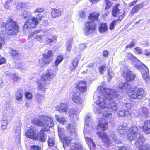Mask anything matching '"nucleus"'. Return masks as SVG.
Masks as SVG:
<instances>
[{
  "instance_id": "obj_1",
  "label": "nucleus",
  "mask_w": 150,
  "mask_h": 150,
  "mask_svg": "<svg viewBox=\"0 0 150 150\" xmlns=\"http://www.w3.org/2000/svg\"><path fill=\"white\" fill-rule=\"evenodd\" d=\"M127 127L124 126H121L118 128L119 133L121 135L127 133V138L130 141L136 139L134 145L138 147L137 150H150V144L148 143H144L146 141L145 138L140 135L139 132L138 127L132 125L127 131Z\"/></svg>"
},
{
  "instance_id": "obj_2",
  "label": "nucleus",
  "mask_w": 150,
  "mask_h": 150,
  "mask_svg": "<svg viewBox=\"0 0 150 150\" xmlns=\"http://www.w3.org/2000/svg\"><path fill=\"white\" fill-rule=\"evenodd\" d=\"M32 122L35 125L43 127L40 132L37 133V138L35 140H39L42 142H45L47 139V135L45 134L44 132L49 130V127L53 126L52 118L47 115H44L41 117V120L34 119Z\"/></svg>"
},
{
  "instance_id": "obj_3",
  "label": "nucleus",
  "mask_w": 150,
  "mask_h": 150,
  "mask_svg": "<svg viewBox=\"0 0 150 150\" xmlns=\"http://www.w3.org/2000/svg\"><path fill=\"white\" fill-rule=\"evenodd\" d=\"M100 14L96 12L90 13L88 17V19L89 21L86 22L85 23V34L86 35L94 32L97 30V25L94 23L95 21H98Z\"/></svg>"
},
{
  "instance_id": "obj_4",
  "label": "nucleus",
  "mask_w": 150,
  "mask_h": 150,
  "mask_svg": "<svg viewBox=\"0 0 150 150\" xmlns=\"http://www.w3.org/2000/svg\"><path fill=\"white\" fill-rule=\"evenodd\" d=\"M110 93L108 94V97L103 98L99 96L96 101V103L99 108L103 109L107 108L108 101L118 98L119 95L117 91L110 89Z\"/></svg>"
},
{
  "instance_id": "obj_5",
  "label": "nucleus",
  "mask_w": 150,
  "mask_h": 150,
  "mask_svg": "<svg viewBox=\"0 0 150 150\" xmlns=\"http://www.w3.org/2000/svg\"><path fill=\"white\" fill-rule=\"evenodd\" d=\"M1 26L6 28L8 34H16L19 31V27L17 23L11 18L8 19L6 22H2Z\"/></svg>"
},
{
  "instance_id": "obj_6",
  "label": "nucleus",
  "mask_w": 150,
  "mask_h": 150,
  "mask_svg": "<svg viewBox=\"0 0 150 150\" xmlns=\"http://www.w3.org/2000/svg\"><path fill=\"white\" fill-rule=\"evenodd\" d=\"M54 77V75L52 71L48 69L47 71V72L45 75L42 76L38 83V88L39 89L42 91H45L46 89L45 86L43 84H48L51 80L53 79Z\"/></svg>"
},
{
  "instance_id": "obj_7",
  "label": "nucleus",
  "mask_w": 150,
  "mask_h": 150,
  "mask_svg": "<svg viewBox=\"0 0 150 150\" xmlns=\"http://www.w3.org/2000/svg\"><path fill=\"white\" fill-rule=\"evenodd\" d=\"M128 95L131 99H139L145 97L146 93L143 88H136L129 90Z\"/></svg>"
},
{
  "instance_id": "obj_8",
  "label": "nucleus",
  "mask_w": 150,
  "mask_h": 150,
  "mask_svg": "<svg viewBox=\"0 0 150 150\" xmlns=\"http://www.w3.org/2000/svg\"><path fill=\"white\" fill-rule=\"evenodd\" d=\"M52 51L51 50L46 49L45 50V53L42 54L43 59L39 60V65L41 67H43L45 65L50 63L52 61L51 57L52 56Z\"/></svg>"
},
{
  "instance_id": "obj_9",
  "label": "nucleus",
  "mask_w": 150,
  "mask_h": 150,
  "mask_svg": "<svg viewBox=\"0 0 150 150\" xmlns=\"http://www.w3.org/2000/svg\"><path fill=\"white\" fill-rule=\"evenodd\" d=\"M122 76L127 82L134 80L136 77V75L129 69H125L122 71Z\"/></svg>"
},
{
  "instance_id": "obj_10",
  "label": "nucleus",
  "mask_w": 150,
  "mask_h": 150,
  "mask_svg": "<svg viewBox=\"0 0 150 150\" xmlns=\"http://www.w3.org/2000/svg\"><path fill=\"white\" fill-rule=\"evenodd\" d=\"M139 69L142 74V76L144 80L149 81L150 80L148 69L146 66L144 64L139 66Z\"/></svg>"
},
{
  "instance_id": "obj_11",
  "label": "nucleus",
  "mask_w": 150,
  "mask_h": 150,
  "mask_svg": "<svg viewBox=\"0 0 150 150\" xmlns=\"http://www.w3.org/2000/svg\"><path fill=\"white\" fill-rule=\"evenodd\" d=\"M76 88L80 92L83 93L87 90V83L86 81L80 80L77 83Z\"/></svg>"
},
{
  "instance_id": "obj_12",
  "label": "nucleus",
  "mask_w": 150,
  "mask_h": 150,
  "mask_svg": "<svg viewBox=\"0 0 150 150\" xmlns=\"http://www.w3.org/2000/svg\"><path fill=\"white\" fill-rule=\"evenodd\" d=\"M15 109L12 108L7 107L4 110L3 117L4 118H6L11 120L15 114Z\"/></svg>"
},
{
  "instance_id": "obj_13",
  "label": "nucleus",
  "mask_w": 150,
  "mask_h": 150,
  "mask_svg": "<svg viewBox=\"0 0 150 150\" xmlns=\"http://www.w3.org/2000/svg\"><path fill=\"white\" fill-rule=\"evenodd\" d=\"M108 128V123L106 120L104 118H100L99 122L97 126L96 129L105 131Z\"/></svg>"
},
{
  "instance_id": "obj_14",
  "label": "nucleus",
  "mask_w": 150,
  "mask_h": 150,
  "mask_svg": "<svg viewBox=\"0 0 150 150\" xmlns=\"http://www.w3.org/2000/svg\"><path fill=\"white\" fill-rule=\"evenodd\" d=\"M96 134L101 138L106 145L108 146H110L111 144L110 140L106 133L102 132H98Z\"/></svg>"
},
{
  "instance_id": "obj_15",
  "label": "nucleus",
  "mask_w": 150,
  "mask_h": 150,
  "mask_svg": "<svg viewBox=\"0 0 150 150\" xmlns=\"http://www.w3.org/2000/svg\"><path fill=\"white\" fill-rule=\"evenodd\" d=\"M43 17V15L40 14L37 15L35 18L34 17H32L31 20H30V22L32 23L31 24L32 25L31 27H34L36 26L39 23L38 21H40Z\"/></svg>"
},
{
  "instance_id": "obj_16",
  "label": "nucleus",
  "mask_w": 150,
  "mask_h": 150,
  "mask_svg": "<svg viewBox=\"0 0 150 150\" xmlns=\"http://www.w3.org/2000/svg\"><path fill=\"white\" fill-rule=\"evenodd\" d=\"M25 135L28 137L33 140L36 139L37 134L35 130L33 128L28 129L25 133Z\"/></svg>"
},
{
  "instance_id": "obj_17",
  "label": "nucleus",
  "mask_w": 150,
  "mask_h": 150,
  "mask_svg": "<svg viewBox=\"0 0 150 150\" xmlns=\"http://www.w3.org/2000/svg\"><path fill=\"white\" fill-rule=\"evenodd\" d=\"M142 132L147 134H150V120L144 121L143 125L142 127Z\"/></svg>"
},
{
  "instance_id": "obj_18",
  "label": "nucleus",
  "mask_w": 150,
  "mask_h": 150,
  "mask_svg": "<svg viewBox=\"0 0 150 150\" xmlns=\"http://www.w3.org/2000/svg\"><path fill=\"white\" fill-rule=\"evenodd\" d=\"M68 108V105L66 103H61L60 105H57L55 107L56 110L60 112H63L66 114L67 113Z\"/></svg>"
},
{
  "instance_id": "obj_19",
  "label": "nucleus",
  "mask_w": 150,
  "mask_h": 150,
  "mask_svg": "<svg viewBox=\"0 0 150 150\" xmlns=\"http://www.w3.org/2000/svg\"><path fill=\"white\" fill-rule=\"evenodd\" d=\"M124 16V13L120 16L117 19L113 20L109 25V29L110 30H113L115 26L118 21L120 22L123 18Z\"/></svg>"
},
{
  "instance_id": "obj_20",
  "label": "nucleus",
  "mask_w": 150,
  "mask_h": 150,
  "mask_svg": "<svg viewBox=\"0 0 150 150\" xmlns=\"http://www.w3.org/2000/svg\"><path fill=\"white\" fill-rule=\"evenodd\" d=\"M138 114L144 117H147L149 116V110L146 108L142 106L138 110Z\"/></svg>"
},
{
  "instance_id": "obj_21",
  "label": "nucleus",
  "mask_w": 150,
  "mask_h": 150,
  "mask_svg": "<svg viewBox=\"0 0 150 150\" xmlns=\"http://www.w3.org/2000/svg\"><path fill=\"white\" fill-rule=\"evenodd\" d=\"M40 31V30H38L33 32L31 33V36L38 41L42 42L44 41L42 35L38 34Z\"/></svg>"
},
{
  "instance_id": "obj_22",
  "label": "nucleus",
  "mask_w": 150,
  "mask_h": 150,
  "mask_svg": "<svg viewBox=\"0 0 150 150\" xmlns=\"http://www.w3.org/2000/svg\"><path fill=\"white\" fill-rule=\"evenodd\" d=\"M21 16L22 19L27 20L26 23H28L30 22L31 18L32 17L31 13L29 11H24L21 13L20 15Z\"/></svg>"
},
{
  "instance_id": "obj_23",
  "label": "nucleus",
  "mask_w": 150,
  "mask_h": 150,
  "mask_svg": "<svg viewBox=\"0 0 150 150\" xmlns=\"http://www.w3.org/2000/svg\"><path fill=\"white\" fill-rule=\"evenodd\" d=\"M143 7V5L138 4L132 7L129 13V15L133 16L135 13L137 12L141 8Z\"/></svg>"
},
{
  "instance_id": "obj_24",
  "label": "nucleus",
  "mask_w": 150,
  "mask_h": 150,
  "mask_svg": "<svg viewBox=\"0 0 150 150\" xmlns=\"http://www.w3.org/2000/svg\"><path fill=\"white\" fill-rule=\"evenodd\" d=\"M85 139L90 150H94L96 148V144L93 139L87 137H85Z\"/></svg>"
},
{
  "instance_id": "obj_25",
  "label": "nucleus",
  "mask_w": 150,
  "mask_h": 150,
  "mask_svg": "<svg viewBox=\"0 0 150 150\" xmlns=\"http://www.w3.org/2000/svg\"><path fill=\"white\" fill-rule=\"evenodd\" d=\"M120 4L117 3L112 8V15L114 17H116L117 15L120 13V10L118 8Z\"/></svg>"
},
{
  "instance_id": "obj_26",
  "label": "nucleus",
  "mask_w": 150,
  "mask_h": 150,
  "mask_svg": "<svg viewBox=\"0 0 150 150\" xmlns=\"http://www.w3.org/2000/svg\"><path fill=\"white\" fill-rule=\"evenodd\" d=\"M98 30L100 33L107 32L108 30V25L106 23L102 22L100 23L98 28Z\"/></svg>"
},
{
  "instance_id": "obj_27",
  "label": "nucleus",
  "mask_w": 150,
  "mask_h": 150,
  "mask_svg": "<svg viewBox=\"0 0 150 150\" xmlns=\"http://www.w3.org/2000/svg\"><path fill=\"white\" fill-rule=\"evenodd\" d=\"M112 100H110V101H108L107 108L112 109L113 110H117V104L114 101H112Z\"/></svg>"
},
{
  "instance_id": "obj_28",
  "label": "nucleus",
  "mask_w": 150,
  "mask_h": 150,
  "mask_svg": "<svg viewBox=\"0 0 150 150\" xmlns=\"http://www.w3.org/2000/svg\"><path fill=\"white\" fill-rule=\"evenodd\" d=\"M57 38L55 36H52L51 37H47L45 40V42L47 45H49L52 42L55 43L57 42Z\"/></svg>"
},
{
  "instance_id": "obj_29",
  "label": "nucleus",
  "mask_w": 150,
  "mask_h": 150,
  "mask_svg": "<svg viewBox=\"0 0 150 150\" xmlns=\"http://www.w3.org/2000/svg\"><path fill=\"white\" fill-rule=\"evenodd\" d=\"M61 12L58 9L54 8L51 11V16L54 18L59 17L61 16Z\"/></svg>"
},
{
  "instance_id": "obj_30",
  "label": "nucleus",
  "mask_w": 150,
  "mask_h": 150,
  "mask_svg": "<svg viewBox=\"0 0 150 150\" xmlns=\"http://www.w3.org/2000/svg\"><path fill=\"white\" fill-rule=\"evenodd\" d=\"M10 120L6 118H4L3 117L1 122L2 129H3L4 130L6 128L8 124V121Z\"/></svg>"
},
{
  "instance_id": "obj_31",
  "label": "nucleus",
  "mask_w": 150,
  "mask_h": 150,
  "mask_svg": "<svg viewBox=\"0 0 150 150\" xmlns=\"http://www.w3.org/2000/svg\"><path fill=\"white\" fill-rule=\"evenodd\" d=\"M23 94L21 91H17L15 94L16 99L19 102H21L23 100Z\"/></svg>"
},
{
  "instance_id": "obj_32",
  "label": "nucleus",
  "mask_w": 150,
  "mask_h": 150,
  "mask_svg": "<svg viewBox=\"0 0 150 150\" xmlns=\"http://www.w3.org/2000/svg\"><path fill=\"white\" fill-rule=\"evenodd\" d=\"M9 54L14 58H17L19 56L18 52L13 49H10L9 50Z\"/></svg>"
},
{
  "instance_id": "obj_33",
  "label": "nucleus",
  "mask_w": 150,
  "mask_h": 150,
  "mask_svg": "<svg viewBox=\"0 0 150 150\" xmlns=\"http://www.w3.org/2000/svg\"><path fill=\"white\" fill-rule=\"evenodd\" d=\"M130 114V112L127 110H120L118 113V115L119 117H123L126 116Z\"/></svg>"
},
{
  "instance_id": "obj_34",
  "label": "nucleus",
  "mask_w": 150,
  "mask_h": 150,
  "mask_svg": "<svg viewBox=\"0 0 150 150\" xmlns=\"http://www.w3.org/2000/svg\"><path fill=\"white\" fill-rule=\"evenodd\" d=\"M66 127L68 129L69 132L71 133L72 134L73 133H75L74 132V127L73 125L69 123L67 125Z\"/></svg>"
},
{
  "instance_id": "obj_35",
  "label": "nucleus",
  "mask_w": 150,
  "mask_h": 150,
  "mask_svg": "<svg viewBox=\"0 0 150 150\" xmlns=\"http://www.w3.org/2000/svg\"><path fill=\"white\" fill-rule=\"evenodd\" d=\"M104 1L105 4V9L106 10L110 8L112 5V3L110 0H104Z\"/></svg>"
},
{
  "instance_id": "obj_36",
  "label": "nucleus",
  "mask_w": 150,
  "mask_h": 150,
  "mask_svg": "<svg viewBox=\"0 0 150 150\" xmlns=\"http://www.w3.org/2000/svg\"><path fill=\"white\" fill-rule=\"evenodd\" d=\"M48 146L50 147L53 146L55 144L54 139L52 137H49L48 140Z\"/></svg>"
},
{
  "instance_id": "obj_37",
  "label": "nucleus",
  "mask_w": 150,
  "mask_h": 150,
  "mask_svg": "<svg viewBox=\"0 0 150 150\" xmlns=\"http://www.w3.org/2000/svg\"><path fill=\"white\" fill-rule=\"evenodd\" d=\"M55 117L56 120L60 123H62V125L64 124V122L65 121V119L64 118L62 117H59L58 115H56Z\"/></svg>"
},
{
  "instance_id": "obj_38",
  "label": "nucleus",
  "mask_w": 150,
  "mask_h": 150,
  "mask_svg": "<svg viewBox=\"0 0 150 150\" xmlns=\"http://www.w3.org/2000/svg\"><path fill=\"white\" fill-rule=\"evenodd\" d=\"M18 124L19 126L17 127L16 128V129H15L16 131L15 134L16 136L18 137V138H19L21 134V131L20 129L21 125L20 123H18Z\"/></svg>"
},
{
  "instance_id": "obj_39",
  "label": "nucleus",
  "mask_w": 150,
  "mask_h": 150,
  "mask_svg": "<svg viewBox=\"0 0 150 150\" xmlns=\"http://www.w3.org/2000/svg\"><path fill=\"white\" fill-rule=\"evenodd\" d=\"M136 45V41L134 39H133L130 42V44H128L126 45L125 48H131L134 47Z\"/></svg>"
},
{
  "instance_id": "obj_40",
  "label": "nucleus",
  "mask_w": 150,
  "mask_h": 150,
  "mask_svg": "<svg viewBox=\"0 0 150 150\" xmlns=\"http://www.w3.org/2000/svg\"><path fill=\"white\" fill-rule=\"evenodd\" d=\"M63 60V57L62 56H58L55 62L56 66H58Z\"/></svg>"
},
{
  "instance_id": "obj_41",
  "label": "nucleus",
  "mask_w": 150,
  "mask_h": 150,
  "mask_svg": "<svg viewBox=\"0 0 150 150\" xmlns=\"http://www.w3.org/2000/svg\"><path fill=\"white\" fill-rule=\"evenodd\" d=\"M26 4L25 3H19L17 4L16 8L20 9V8H25L26 7Z\"/></svg>"
},
{
  "instance_id": "obj_42",
  "label": "nucleus",
  "mask_w": 150,
  "mask_h": 150,
  "mask_svg": "<svg viewBox=\"0 0 150 150\" xmlns=\"http://www.w3.org/2000/svg\"><path fill=\"white\" fill-rule=\"evenodd\" d=\"M135 53L137 54H140L142 52V49L139 47H136L134 48Z\"/></svg>"
},
{
  "instance_id": "obj_43",
  "label": "nucleus",
  "mask_w": 150,
  "mask_h": 150,
  "mask_svg": "<svg viewBox=\"0 0 150 150\" xmlns=\"http://www.w3.org/2000/svg\"><path fill=\"white\" fill-rule=\"evenodd\" d=\"M75 110L74 108H70L69 109V115L70 117H74L75 115Z\"/></svg>"
},
{
  "instance_id": "obj_44",
  "label": "nucleus",
  "mask_w": 150,
  "mask_h": 150,
  "mask_svg": "<svg viewBox=\"0 0 150 150\" xmlns=\"http://www.w3.org/2000/svg\"><path fill=\"white\" fill-rule=\"evenodd\" d=\"M72 45V40H70L68 42H67L66 46L67 50L68 51H69L70 50Z\"/></svg>"
},
{
  "instance_id": "obj_45",
  "label": "nucleus",
  "mask_w": 150,
  "mask_h": 150,
  "mask_svg": "<svg viewBox=\"0 0 150 150\" xmlns=\"http://www.w3.org/2000/svg\"><path fill=\"white\" fill-rule=\"evenodd\" d=\"M106 67V66L105 65L101 66L99 67L98 69L99 71L101 74H103V72L105 71V69Z\"/></svg>"
},
{
  "instance_id": "obj_46",
  "label": "nucleus",
  "mask_w": 150,
  "mask_h": 150,
  "mask_svg": "<svg viewBox=\"0 0 150 150\" xmlns=\"http://www.w3.org/2000/svg\"><path fill=\"white\" fill-rule=\"evenodd\" d=\"M125 83L121 82L119 85L118 88L119 89H122L125 88Z\"/></svg>"
},
{
  "instance_id": "obj_47",
  "label": "nucleus",
  "mask_w": 150,
  "mask_h": 150,
  "mask_svg": "<svg viewBox=\"0 0 150 150\" xmlns=\"http://www.w3.org/2000/svg\"><path fill=\"white\" fill-rule=\"evenodd\" d=\"M86 47V46L85 44H81L79 45V49L80 51H83Z\"/></svg>"
},
{
  "instance_id": "obj_48",
  "label": "nucleus",
  "mask_w": 150,
  "mask_h": 150,
  "mask_svg": "<svg viewBox=\"0 0 150 150\" xmlns=\"http://www.w3.org/2000/svg\"><path fill=\"white\" fill-rule=\"evenodd\" d=\"M76 150H84L83 147L79 143H76Z\"/></svg>"
},
{
  "instance_id": "obj_49",
  "label": "nucleus",
  "mask_w": 150,
  "mask_h": 150,
  "mask_svg": "<svg viewBox=\"0 0 150 150\" xmlns=\"http://www.w3.org/2000/svg\"><path fill=\"white\" fill-rule=\"evenodd\" d=\"M31 149L32 150H41L40 147L36 145L31 146Z\"/></svg>"
},
{
  "instance_id": "obj_50",
  "label": "nucleus",
  "mask_w": 150,
  "mask_h": 150,
  "mask_svg": "<svg viewBox=\"0 0 150 150\" xmlns=\"http://www.w3.org/2000/svg\"><path fill=\"white\" fill-rule=\"evenodd\" d=\"M5 43L4 39V38L2 37L1 36H0V49L2 48V46Z\"/></svg>"
},
{
  "instance_id": "obj_51",
  "label": "nucleus",
  "mask_w": 150,
  "mask_h": 150,
  "mask_svg": "<svg viewBox=\"0 0 150 150\" xmlns=\"http://www.w3.org/2000/svg\"><path fill=\"white\" fill-rule=\"evenodd\" d=\"M44 11V9L43 8H38L33 12V13H41Z\"/></svg>"
},
{
  "instance_id": "obj_52",
  "label": "nucleus",
  "mask_w": 150,
  "mask_h": 150,
  "mask_svg": "<svg viewBox=\"0 0 150 150\" xmlns=\"http://www.w3.org/2000/svg\"><path fill=\"white\" fill-rule=\"evenodd\" d=\"M76 103L78 104H81L82 102V100L78 96H76Z\"/></svg>"
},
{
  "instance_id": "obj_53",
  "label": "nucleus",
  "mask_w": 150,
  "mask_h": 150,
  "mask_svg": "<svg viewBox=\"0 0 150 150\" xmlns=\"http://www.w3.org/2000/svg\"><path fill=\"white\" fill-rule=\"evenodd\" d=\"M25 97L27 99L30 100L32 98V95L30 93L27 92L25 94Z\"/></svg>"
},
{
  "instance_id": "obj_54",
  "label": "nucleus",
  "mask_w": 150,
  "mask_h": 150,
  "mask_svg": "<svg viewBox=\"0 0 150 150\" xmlns=\"http://www.w3.org/2000/svg\"><path fill=\"white\" fill-rule=\"evenodd\" d=\"M32 23L31 22H29L28 23H26V22L25 23L24 25V28H27L28 27L29 28H33V27H31V24Z\"/></svg>"
},
{
  "instance_id": "obj_55",
  "label": "nucleus",
  "mask_w": 150,
  "mask_h": 150,
  "mask_svg": "<svg viewBox=\"0 0 150 150\" xmlns=\"http://www.w3.org/2000/svg\"><path fill=\"white\" fill-rule=\"evenodd\" d=\"M127 59L129 60H130L133 59L134 56L131 53H128L127 54Z\"/></svg>"
},
{
  "instance_id": "obj_56",
  "label": "nucleus",
  "mask_w": 150,
  "mask_h": 150,
  "mask_svg": "<svg viewBox=\"0 0 150 150\" xmlns=\"http://www.w3.org/2000/svg\"><path fill=\"white\" fill-rule=\"evenodd\" d=\"M79 15L81 17H83L85 16V13L83 10L79 12Z\"/></svg>"
},
{
  "instance_id": "obj_57",
  "label": "nucleus",
  "mask_w": 150,
  "mask_h": 150,
  "mask_svg": "<svg viewBox=\"0 0 150 150\" xmlns=\"http://www.w3.org/2000/svg\"><path fill=\"white\" fill-rule=\"evenodd\" d=\"M103 56L104 57H107L108 56L109 53L107 50H105L103 51L102 53Z\"/></svg>"
},
{
  "instance_id": "obj_58",
  "label": "nucleus",
  "mask_w": 150,
  "mask_h": 150,
  "mask_svg": "<svg viewBox=\"0 0 150 150\" xmlns=\"http://www.w3.org/2000/svg\"><path fill=\"white\" fill-rule=\"evenodd\" d=\"M137 0H134L133 1L130 2L129 4V6L132 7L134 6L137 2Z\"/></svg>"
},
{
  "instance_id": "obj_59",
  "label": "nucleus",
  "mask_w": 150,
  "mask_h": 150,
  "mask_svg": "<svg viewBox=\"0 0 150 150\" xmlns=\"http://www.w3.org/2000/svg\"><path fill=\"white\" fill-rule=\"evenodd\" d=\"M13 80L14 81H18L21 79L18 77L16 75L14 74L13 75Z\"/></svg>"
},
{
  "instance_id": "obj_60",
  "label": "nucleus",
  "mask_w": 150,
  "mask_h": 150,
  "mask_svg": "<svg viewBox=\"0 0 150 150\" xmlns=\"http://www.w3.org/2000/svg\"><path fill=\"white\" fill-rule=\"evenodd\" d=\"M118 150H129L128 147L123 146L119 148Z\"/></svg>"
},
{
  "instance_id": "obj_61",
  "label": "nucleus",
  "mask_w": 150,
  "mask_h": 150,
  "mask_svg": "<svg viewBox=\"0 0 150 150\" xmlns=\"http://www.w3.org/2000/svg\"><path fill=\"white\" fill-rule=\"evenodd\" d=\"M10 2L8 1H7L4 5V8L6 9H8L9 7Z\"/></svg>"
},
{
  "instance_id": "obj_62",
  "label": "nucleus",
  "mask_w": 150,
  "mask_h": 150,
  "mask_svg": "<svg viewBox=\"0 0 150 150\" xmlns=\"http://www.w3.org/2000/svg\"><path fill=\"white\" fill-rule=\"evenodd\" d=\"M145 52L144 53V55L146 56L150 55V51L148 49H146L145 50Z\"/></svg>"
},
{
  "instance_id": "obj_63",
  "label": "nucleus",
  "mask_w": 150,
  "mask_h": 150,
  "mask_svg": "<svg viewBox=\"0 0 150 150\" xmlns=\"http://www.w3.org/2000/svg\"><path fill=\"white\" fill-rule=\"evenodd\" d=\"M112 115L111 113H107L106 114L104 115V117H105L106 119H108V118H111Z\"/></svg>"
},
{
  "instance_id": "obj_64",
  "label": "nucleus",
  "mask_w": 150,
  "mask_h": 150,
  "mask_svg": "<svg viewBox=\"0 0 150 150\" xmlns=\"http://www.w3.org/2000/svg\"><path fill=\"white\" fill-rule=\"evenodd\" d=\"M74 60H73L72 61V66H71L70 67V69L71 70H74L75 68V65L74 64Z\"/></svg>"
}]
</instances>
